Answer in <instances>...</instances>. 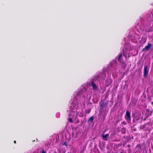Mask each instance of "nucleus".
Returning a JSON list of instances; mask_svg holds the SVG:
<instances>
[{
	"instance_id": "obj_6",
	"label": "nucleus",
	"mask_w": 153,
	"mask_h": 153,
	"mask_svg": "<svg viewBox=\"0 0 153 153\" xmlns=\"http://www.w3.org/2000/svg\"><path fill=\"white\" fill-rule=\"evenodd\" d=\"M122 53H121L120 55H119L118 58V61L120 62H121V59H122Z\"/></svg>"
},
{
	"instance_id": "obj_22",
	"label": "nucleus",
	"mask_w": 153,
	"mask_h": 153,
	"mask_svg": "<svg viewBox=\"0 0 153 153\" xmlns=\"http://www.w3.org/2000/svg\"><path fill=\"white\" fill-rule=\"evenodd\" d=\"M151 104L153 105V101L151 102Z\"/></svg>"
},
{
	"instance_id": "obj_15",
	"label": "nucleus",
	"mask_w": 153,
	"mask_h": 153,
	"mask_svg": "<svg viewBox=\"0 0 153 153\" xmlns=\"http://www.w3.org/2000/svg\"><path fill=\"white\" fill-rule=\"evenodd\" d=\"M122 124H123L124 125H126V122L124 121H123V122H122Z\"/></svg>"
},
{
	"instance_id": "obj_19",
	"label": "nucleus",
	"mask_w": 153,
	"mask_h": 153,
	"mask_svg": "<svg viewBox=\"0 0 153 153\" xmlns=\"http://www.w3.org/2000/svg\"><path fill=\"white\" fill-rule=\"evenodd\" d=\"M100 107L101 108H102V107H103V105H100Z\"/></svg>"
},
{
	"instance_id": "obj_8",
	"label": "nucleus",
	"mask_w": 153,
	"mask_h": 153,
	"mask_svg": "<svg viewBox=\"0 0 153 153\" xmlns=\"http://www.w3.org/2000/svg\"><path fill=\"white\" fill-rule=\"evenodd\" d=\"M94 119V117L92 116L91 117L88 119V121H90L91 122H92L93 121Z\"/></svg>"
},
{
	"instance_id": "obj_23",
	"label": "nucleus",
	"mask_w": 153,
	"mask_h": 153,
	"mask_svg": "<svg viewBox=\"0 0 153 153\" xmlns=\"http://www.w3.org/2000/svg\"><path fill=\"white\" fill-rule=\"evenodd\" d=\"M134 131H136V129H134Z\"/></svg>"
},
{
	"instance_id": "obj_9",
	"label": "nucleus",
	"mask_w": 153,
	"mask_h": 153,
	"mask_svg": "<svg viewBox=\"0 0 153 153\" xmlns=\"http://www.w3.org/2000/svg\"><path fill=\"white\" fill-rule=\"evenodd\" d=\"M108 136V134H102V137L103 138H106Z\"/></svg>"
},
{
	"instance_id": "obj_7",
	"label": "nucleus",
	"mask_w": 153,
	"mask_h": 153,
	"mask_svg": "<svg viewBox=\"0 0 153 153\" xmlns=\"http://www.w3.org/2000/svg\"><path fill=\"white\" fill-rule=\"evenodd\" d=\"M126 131V129L124 127L121 130V132L122 134H124L125 133Z\"/></svg>"
},
{
	"instance_id": "obj_24",
	"label": "nucleus",
	"mask_w": 153,
	"mask_h": 153,
	"mask_svg": "<svg viewBox=\"0 0 153 153\" xmlns=\"http://www.w3.org/2000/svg\"><path fill=\"white\" fill-rule=\"evenodd\" d=\"M54 153H56V152H55Z\"/></svg>"
},
{
	"instance_id": "obj_3",
	"label": "nucleus",
	"mask_w": 153,
	"mask_h": 153,
	"mask_svg": "<svg viewBox=\"0 0 153 153\" xmlns=\"http://www.w3.org/2000/svg\"><path fill=\"white\" fill-rule=\"evenodd\" d=\"M148 66L146 65L145 66L144 69L143 76L144 77H146L148 73V71H147Z\"/></svg>"
},
{
	"instance_id": "obj_1",
	"label": "nucleus",
	"mask_w": 153,
	"mask_h": 153,
	"mask_svg": "<svg viewBox=\"0 0 153 153\" xmlns=\"http://www.w3.org/2000/svg\"><path fill=\"white\" fill-rule=\"evenodd\" d=\"M152 125L150 123H148L144 125L140 126V129H143L145 131H148L149 133L152 129Z\"/></svg>"
},
{
	"instance_id": "obj_21",
	"label": "nucleus",
	"mask_w": 153,
	"mask_h": 153,
	"mask_svg": "<svg viewBox=\"0 0 153 153\" xmlns=\"http://www.w3.org/2000/svg\"><path fill=\"white\" fill-rule=\"evenodd\" d=\"M14 143H16V141L15 140L14 141Z\"/></svg>"
},
{
	"instance_id": "obj_18",
	"label": "nucleus",
	"mask_w": 153,
	"mask_h": 153,
	"mask_svg": "<svg viewBox=\"0 0 153 153\" xmlns=\"http://www.w3.org/2000/svg\"><path fill=\"white\" fill-rule=\"evenodd\" d=\"M127 146L128 147H130V145L129 144H128Z\"/></svg>"
},
{
	"instance_id": "obj_14",
	"label": "nucleus",
	"mask_w": 153,
	"mask_h": 153,
	"mask_svg": "<svg viewBox=\"0 0 153 153\" xmlns=\"http://www.w3.org/2000/svg\"><path fill=\"white\" fill-rule=\"evenodd\" d=\"M68 120L71 123H72L73 122L72 119L71 118H68Z\"/></svg>"
},
{
	"instance_id": "obj_26",
	"label": "nucleus",
	"mask_w": 153,
	"mask_h": 153,
	"mask_svg": "<svg viewBox=\"0 0 153 153\" xmlns=\"http://www.w3.org/2000/svg\"><path fill=\"white\" fill-rule=\"evenodd\" d=\"M123 153V152H121V153Z\"/></svg>"
},
{
	"instance_id": "obj_5",
	"label": "nucleus",
	"mask_w": 153,
	"mask_h": 153,
	"mask_svg": "<svg viewBox=\"0 0 153 153\" xmlns=\"http://www.w3.org/2000/svg\"><path fill=\"white\" fill-rule=\"evenodd\" d=\"M91 85L93 87L94 90H96L97 89V87L96 84L93 81H91Z\"/></svg>"
},
{
	"instance_id": "obj_2",
	"label": "nucleus",
	"mask_w": 153,
	"mask_h": 153,
	"mask_svg": "<svg viewBox=\"0 0 153 153\" xmlns=\"http://www.w3.org/2000/svg\"><path fill=\"white\" fill-rule=\"evenodd\" d=\"M125 118L128 122H130L131 120V117L130 113L129 111L127 110L126 112V115L125 116Z\"/></svg>"
},
{
	"instance_id": "obj_10",
	"label": "nucleus",
	"mask_w": 153,
	"mask_h": 153,
	"mask_svg": "<svg viewBox=\"0 0 153 153\" xmlns=\"http://www.w3.org/2000/svg\"><path fill=\"white\" fill-rule=\"evenodd\" d=\"M137 148H138L139 149H140V150H141V149H142L141 146L140 144L137 145Z\"/></svg>"
},
{
	"instance_id": "obj_17",
	"label": "nucleus",
	"mask_w": 153,
	"mask_h": 153,
	"mask_svg": "<svg viewBox=\"0 0 153 153\" xmlns=\"http://www.w3.org/2000/svg\"><path fill=\"white\" fill-rule=\"evenodd\" d=\"M135 119L137 120H138L140 119V117H137L135 118Z\"/></svg>"
},
{
	"instance_id": "obj_11",
	"label": "nucleus",
	"mask_w": 153,
	"mask_h": 153,
	"mask_svg": "<svg viewBox=\"0 0 153 153\" xmlns=\"http://www.w3.org/2000/svg\"><path fill=\"white\" fill-rule=\"evenodd\" d=\"M91 112V110L90 109H88L85 111L86 114H89Z\"/></svg>"
},
{
	"instance_id": "obj_13",
	"label": "nucleus",
	"mask_w": 153,
	"mask_h": 153,
	"mask_svg": "<svg viewBox=\"0 0 153 153\" xmlns=\"http://www.w3.org/2000/svg\"><path fill=\"white\" fill-rule=\"evenodd\" d=\"M74 112H72L71 113L69 114V116H71V114L72 115H74Z\"/></svg>"
},
{
	"instance_id": "obj_12",
	"label": "nucleus",
	"mask_w": 153,
	"mask_h": 153,
	"mask_svg": "<svg viewBox=\"0 0 153 153\" xmlns=\"http://www.w3.org/2000/svg\"><path fill=\"white\" fill-rule=\"evenodd\" d=\"M63 145L65 146H68V143H67V142L66 141H65Z\"/></svg>"
},
{
	"instance_id": "obj_25",
	"label": "nucleus",
	"mask_w": 153,
	"mask_h": 153,
	"mask_svg": "<svg viewBox=\"0 0 153 153\" xmlns=\"http://www.w3.org/2000/svg\"><path fill=\"white\" fill-rule=\"evenodd\" d=\"M125 64H126V63H124V65H125Z\"/></svg>"
},
{
	"instance_id": "obj_20",
	"label": "nucleus",
	"mask_w": 153,
	"mask_h": 153,
	"mask_svg": "<svg viewBox=\"0 0 153 153\" xmlns=\"http://www.w3.org/2000/svg\"><path fill=\"white\" fill-rule=\"evenodd\" d=\"M97 153H100V152L99 150H98V152Z\"/></svg>"
},
{
	"instance_id": "obj_16",
	"label": "nucleus",
	"mask_w": 153,
	"mask_h": 153,
	"mask_svg": "<svg viewBox=\"0 0 153 153\" xmlns=\"http://www.w3.org/2000/svg\"><path fill=\"white\" fill-rule=\"evenodd\" d=\"M41 153H46V152L44 149H43Z\"/></svg>"
},
{
	"instance_id": "obj_4",
	"label": "nucleus",
	"mask_w": 153,
	"mask_h": 153,
	"mask_svg": "<svg viewBox=\"0 0 153 153\" xmlns=\"http://www.w3.org/2000/svg\"><path fill=\"white\" fill-rule=\"evenodd\" d=\"M152 46V44L150 43H148L147 45L145 46L144 48L142 49V51H144L145 50L148 51L149 50L150 48Z\"/></svg>"
}]
</instances>
